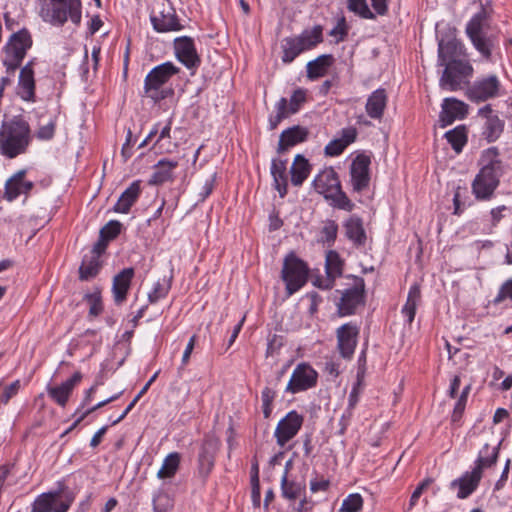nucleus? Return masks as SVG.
I'll return each mask as SVG.
<instances>
[{"label": "nucleus", "mask_w": 512, "mask_h": 512, "mask_svg": "<svg viewBox=\"0 0 512 512\" xmlns=\"http://www.w3.org/2000/svg\"><path fill=\"white\" fill-rule=\"evenodd\" d=\"M481 162L483 167L472 183V190L477 199L487 200L493 195L502 175V163L498 159L497 148L491 147L484 151Z\"/></svg>", "instance_id": "1"}, {"label": "nucleus", "mask_w": 512, "mask_h": 512, "mask_svg": "<svg viewBox=\"0 0 512 512\" xmlns=\"http://www.w3.org/2000/svg\"><path fill=\"white\" fill-rule=\"evenodd\" d=\"M30 142V127L21 118L3 122L0 129V153L7 158H15L24 153Z\"/></svg>", "instance_id": "2"}, {"label": "nucleus", "mask_w": 512, "mask_h": 512, "mask_svg": "<svg viewBox=\"0 0 512 512\" xmlns=\"http://www.w3.org/2000/svg\"><path fill=\"white\" fill-rule=\"evenodd\" d=\"M323 42V28L315 25L312 29H305L299 35L285 37L281 41L283 63L293 62L301 53L315 48Z\"/></svg>", "instance_id": "3"}, {"label": "nucleus", "mask_w": 512, "mask_h": 512, "mask_svg": "<svg viewBox=\"0 0 512 512\" xmlns=\"http://www.w3.org/2000/svg\"><path fill=\"white\" fill-rule=\"evenodd\" d=\"M40 16L53 25H63L68 17L74 24L81 21L80 0H39Z\"/></svg>", "instance_id": "4"}, {"label": "nucleus", "mask_w": 512, "mask_h": 512, "mask_svg": "<svg viewBox=\"0 0 512 512\" xmlns=\"http://www.w3.org/2000/svg\"><path fill=\"white\" fill-rule=\"evenodd\" d=\"M179 72V68L172 62H165L154 67L146 76L144 89L148 97L154 101L162 100L166 97L164 91H159L162 85Z\"/></svg>", "instance_id": "5"}, {"label": "nucleus", "mask_w": 512, "mask_h": 512, "mask_svg": "<svg viewBox=\"0 0 512 512\" xmlns=\"http://www.w3.org/2000/svg\"><path fill=\"white\" fill-rule=\"evenodd\" d=\"M308 268L294 254L285 257L282 268V279L286 283L288 295L298 291L307 281Z\"/></svg>", "instance_id": "6"}, {"label": "nucleus", "mask_w": 512, "mask_h": 512, "mask_svg": "<svg viewBox=\"0 0 512 512\" xmlns=\"http://www.w3.org/2000/svg\"><path fill=\"white\" fill-rule=\"evenodd\" d=\"M150 20L153 28L160 33L179 31L183 28L169 0H156L155 11Z\"/></svg>", "instance_id": "7"}, {"label": "nucleus", "mask_w": 512, "mask_h": 512, "mask_svg": "<svg viewBox=\"0 0 512 512\" xmlns=\"http://www.w3.org/2000/svg\"><path fill=\"white\" fill-rule=\"evenodd\" d=\"M489 18V12L482 7L466 26V33L472 41L475 48L486 58L491 55L492 41L490 38H486L482 34V30Z\"/></svg>", "instance_id": "8"}, {"label": "nucleus", "mask_w": 512, "mask_h": 512, "mask_svg": "<svg viewBox=\"0 0 512 512\" xmlns=\"http://www.w3.org/2000/svg\"><path fill=\"white\" fill-rule=\"evenodd\" d=\"M440 79L443 89L455 91L472 75L473 68L468 62L451 61L447 63Z\"/></svg>", "instance_id": "9"}, {"label": "nucleus", "mask_w": 512, "mask_h": 512, "mask_svg": "<svg viewBox=\"0 0 512 512\" xmlns=\"http://www.w3.org/2000/svg\"><path fill=\"white\" fill-rule=\"evenodd\" d=\"M317 372L307 363H300L293 370L286 386V392L296 394L314 387L317 383Z\"/></svg>", "instance_id": "10"}, {"label": "nucleus", "mask_w": 512, "mask_h": 512, "mask_svg": "<svg viewBox=\"0 0 512 512\" xmlns=\"http://www.w3.org/2000/svg\"><path fill=\"white\" fill-rule=\"evenodd\" d=\"M303 424V417L296 411H290L283 419H281L275 429V438L277 444L283 447L289 442L300 430Z\"/></svg>", "instance_id": "11"}, {"label": "nucleus", "mask_w": 512, "mask_h": 512, "mask_svg": "<svg viewBox=\"0 0 512 512\" xmlns=\"http://www.w3.org/2000/svg\"><path fill=\"white\" fill-rule=\"evenodd\" d=\"M500 82L495 75L476 81L468 90L467 96L471 101L482 102L498 95Z\"/></svg>", "instance_id": "12"}, {"label": "nucleus", "mask_w": 512, "mask_h": 512, "mask_svg": "<svg viewBox=\"0 0 512 512\" xmlns=\"http://www.w3.org/2000/svg\"><path fill=\"white\" fill-rule=\"evenodd\" d=\"M364 303V280L359 278L355 285L345 290L338 303V312L341 316L351 315L357 306Z\"/></svg>", "instance_id": "13"}, {"label": "nucleus", "mask_w": 512, "mask_h": 512, "mask_svg": "<svg viewBox=\"0 0 512 512\" xmlns=\"http://www.w3.org/2000/svg\"><path fill=\"white\" fill-rule=\"evenodd\" d=\"M371 160L366 155H358L351 164L350 174L353 190L361 192L369 187V166Z\"/></svg>", "instance_id": "14"}, {"label": "nucleus", "mask_w": 512, "mask_h": 512, "mask_svg": "<svg viewBox=\"0 0 512 512\" xmlns=\"http://www.w3.org/2000/svg\"><path fill=\"white\" fill-rule=\"evenodd\" d=\"M343 265V260L336 251H328L325 261L326 278H317L314 284L321 289H331L334 286L335 279L342 275Z\"/></svg>", "instance_id": "15"}, {"label": "nucleus", "mask_w": 512, "mask_h": 512, "mask_svg": "<svg viewBox=\"0 0 512 512\" xmlns=\"http://www.w3.org/2000/svg\"><path fill=\"white\" fill-rule=\"evenodd\" d=\"M31 46L30 33L26 29H22L10 36L5 46V56L22 61Z\"/></svg>", "instance_id": "16"}, {"label": "nucleus", "mask_w": 512, "mask_h": 512, "mask_svg": "<svg viewBox=\"0 0 512 512\" xmlns=\"http://www.w3.org/2000/svg\"><path fill=\"white\" fill-rule=\"evenodd\" d=\"M359 329L356 325L347 323L337 329V340L340 354L344 358H350L354 353Z\"/></svg>", "instance_id": "17"}, {"label": "nucleus", "mask_w": 512, "mask_h": 512, "mask_svg": "<svg viewBox=\"0 0 512 512\" xmlns=\"http://www.w3.org/2000/svg\"><path fill=\"white\" fill-rule=\"evenodd\" d=\"M175 53L180 62L187 68H195L199 65L200 59L197 55L194 42L190 37L176 38L174 41Z\"/></svg>", "instance_id": "18"}, {"label": "nucleus", "mask_w": 512, "mask_h": 512, "mask_svg": "<svg viewBox=\"0 0 512 512\" xmlns=\"http://www.w3.org/2000/svg\"><path fill=\"white\" fill-rule=\"evenodd\" d=\"M340 181L333 168H325L313 180V187L317 193L329 199L333 193L338 191Z\"/></svg>", "instance_id": "19"}, {"label": "nucleus", "mask_w": 512, "mask_h": 512, "mask_svg": "<svg viewBox=\"0 0 512 512\" xmlns=\"http://www.w3.org/2000/svg\"><path fill=\"white\" fill-rule=\"evenodd\" d=\"M26 171L19 170L12 175L5 183L3 198L11 202L21 194H28L33 188L31 181H25Z\"/></svg>", "instance_id": "20"}, {"label": "nucleus", "mask_w": 512, "mask_h": 512, "mask_svg": "<svg viewBox=\"0 0 512 512\" xmlns=\"http://www.w3.org/2000/svg\"><path fill=\"white\" fill-rule=\"evenodd\" d=\"M467 114V105L455 98H446L442 104L439 121L441 127L452 124L456 119H463Z\"/></svg>", "instance_id": "21"}, {"label": "nucleus", "mask_w": 512, "mask_h": 512, "mask_svg": "<svg viewBox=\"0 0 512 512\" xmlns=\"http://www.w3.org/2000/svg\"><path fill=\"white\" fill-rule=\"evenodd\" d=\"M82 374L75 372L71 378L55 387H48V395L61 407H65L68 399L75 388V386L81 381Z\"/></svg>", "instance_id": "22"}, {"label": "nucleus", "mask_w": 512, "mask_h": 512, "mask_svg": "<svg viewBox=\"0 0 512 512\" xmlns=\"http://www.w3.org/2000/svg\"><path fill=\"white\" fill-rule=\"evenodd\" d=\"M17 94L24 101H33L35 97V80L33 62H28L19 74L18 91Z\"/></svg>", "instance_id": "23"}, {"label": "nucleus", "mask_w": 512, "mask_h": 512, "mask_svg": "<svg viewBox=\"0 0 512 512\" xmlns=\"http://www.w3.org/2000/svg\"><path fill=\"white\" fill-rule=\"evenodd\" d=\"M219 442L214 438H207L199 453V473L202 477H207L214 466V456L218 450Z\"/></svg>", "instance_id": "24"}, {"label": "nucleus", "mask_w": 512, "mask_h": 512, "mask_svg": "<svg viewBox=\"0 0 512 512\" xmlns=\"http://www.w3.org/2000/svg\"><path fill=\"white\" fill-rule=\"evenodd\" d=\"M308 130L305 127L293 126L284 130L279 138L278 153H284L288 148L306 140Z\"/></svg>", "instance_id": "25"}, {"label": "nucleus", "mask_w": 512, "mask_h": 512, "mask_svg": "<svg viewBox=\"0 0 512 512\" xmlns=\"http://www.w3.org/2000/svg\"><path fill=\"white\" fill-rule=\"evenodd\" d=\"M133 276V268H125L120 273L115 275L113 279L112 291L114 300L117 304H121L126 299Z\"/></svg>", "instance_id": "26"}, {"label": "nucleus", "mask_w": 512, "mask_h": 512, "mask_svg": "<svg viewBox=\"0 0 512 512\" xmlns=\"http://www.w3.org/2000/svg\"><path fill=\"white\" fill-rule=\"evenodd\" d=\"M387 104V94L385 89L375 90L367 99L366 112L373 119H381Z\"/></svg>", "instance_id": "27"}, {"label": "nucleus", "mask_w": 512, "mask_h": 512, "mask_svg": "<svg viewBox=\"0 0 512 512\" xmlns=\"http://www.w3.org/2000/svg\"><path fill=\"white\" fill-rule=\"evenodd\" d=\"M481 475L478 472H466L461 478L452 481L451 487H458V498H467L478 486Z\"/></svg>", "instance_id": "28"}, {"label": "nucleus", "mask_w": 512, "mask_h": 512, "mask_svg": "<svg viewBox=\"0 0 512 512\" xmlns=\"http://www.w3.org/2000/svg\"><path fill=\"white\" fill-rule=\"evenodd\" d=\"M141 192L140 182L134 181L131 185L120 195L118 201L114 205L113 210L117 213H128L132 205L136 202Z\"/></svg>", "instance_id": "29"}, {"label": "nucleus", "mask_w": 512, "mask_h": 512, "mask_svg": "<svg viewBox=\"0 0 512 512\" xmlns=\"http://www.w3.org/2000/svg\"><path fill=\"white\" fill-rule=\"evenodd\" d=\"M346 237L356 246H363L366 242V233L361 218L351 216L344 224Z\"/></svg>", "instance_id": "30"}, {"label": "nucleus", "mask_w": 512, "mask_h": 512, "mask_svg": "<svg viewBox=\"0 0 512 512\" xmlns=\"http://www.w3.org/2000/svg\"><path fill=\"white\" fill-rule=\"evenodd\" d=\"M178 165L177 161L160 160L154 168V172L149 179V184L159 185L173 178V169Z\"/></svg>", "instance_id": "31"}, {"label": "nucleus", "mask_w": 512, "mask_h": 512, "mask_svg": "<svg viewBox=\"0 0 512 512\" xmlns=\"http://www.w3.org/2000/svg\"><path fill=\"white\" fill-rule=\"evenodd\" d=\"M334 58L331 54H323L307 63V77L311 80L324 76L328 68L333 64Z\"/></svg>", "instance_id": "32"}, {"label": "nucleus", "mask_w": 512, "mask_h": 512, "mask_svg": "<svg viewBox=\"0 0 512 512\" xmlns=\"http://www.w3.org/2000/svg\"><path fill=\"white\" fill-rule=\"evenodd\" d=\"M365 363H366V358H365V355L363 354L360 357V359H359V369H358V372H357V383L353 387V389L351 390V392L349 394L348 408H347L346 414L343 415V418H342V419H346V422L343 424L342 430L346 427L348 420L352 416V411H353V409L355 408V406L358 403V400H359V386L361 385V380H362V378L364 376Z\"/></svg>", "instance_id": "33"}, {"label": "nucleus", "mask_w": 512, "mask_h": 512, "mask_svg": "<svg viewBox=\"0 0 512 512\" xmlns=\"http://www.w3.org/2000/svg\"><path fill=\"white\" fill-rule=\"evenodd\" d=\"M64 488L57 489L39 495L33 503L32 512H52L58 504L57 499L61 497Z\"/></svg>", "instance_id": "34"}, {"label": "nucleus", "mask_w": 512, "mask_h": 512, "mask_svg": "<svg viewBox=\"0 0 512 512\" xmlns=\"http://www.w3.org/2000/svg\"><path fill=\"white\" fill-rule=\"evenodd\" d=\"M271 174L274 180L275 189L279 192L280 197L287 194V176L286 161L273 160L271 164Z\"/></svg>", "instance_id": "35"}, {"label": "nucleus", "mask_w": 512, "mask_h": 512, "mask_svg": "<svg viewBox=\"0 0 512 512\" xmlns=\"http://www.w3.org/2000/svg\"><path fill=\"white\" fill-rule=\"evenodd\" d=\"M498 454V446L490 447L488 444H485L479 453L473 471L478 472V474L482 476L483 469L489 468L497 462Z\"/></svg>", "instance_id": "36"}, {"label": "nucleus", "mask_w": 512, "mask_h": 512, "mask_svg": "<svg viewBox=\"0 0 512 512\" xmlns=\"http://www.w3.org/2000/svg\"><path fill=\"white\" fill-rule=\"evenodd\" d=\"M310 164L308 160L303 156L298 154L294 162L291 166V182L294 186H300L306 180L310 173Z\"/></svg>", "instance_id": "37"}, {"label": "nucleus", "mask_w": 512, "mask_h": 512, "mask_svg": "<svg viewBox=\"0 0 512 512\" xmlns=\"http://www.w3.org/2000/svg\"><path fill=\"white\" fill-rule=\"evenodd\" d=\"M421 299L420 287L415 284L410 288L408 293L406 304L402 309L403 315L407 318V321L411 323L414 320L416 308Z\"/></svg>", "instance_id": "38"}, {"label": "nucleus", "mask_w": 512, "mask_h": 512, "mask_svg": "<svg viewBox=\"0 0 512 512\" xmlns=\"http://www.w3.org/2000/svg\"><path fill=\"white\" fill-rule=\"evenodd\" d=\"M101 267L100 258L97 255H91V257H85L79 267V278L81 280H88L95 277Z\"/></svg>", "instance_id": "39"}, {"label": "nucleus", "mask_w": 512, "mask_h": 512, "mask_svg": "<svg viewBox=\"0 0 512 512\" xmlns=\"http://www.w3.org/2000/svg\"><path fill=\"white\" fill-rule=\"evenodd\" d=\"M281 491L284 498L288 500H296L305 492V486L301 483L288 481L287 472H285L281 479Z\"/></svg>", "instance_id": "40"}, {"label": "nucleus", "mask_w": 512, "mask_h": 512, "mask_svg": "<svg viewBox=\"0 0 512 512\" xmlns=\"http://www.w3.org/2000/svg\"><path fill=\"white\" fill-rule=\"evenodd\" d=\"M458 43L455 40L444 42L441 40L438 45V61L443 66L451 61H455L457 55Z\"/></svg>", "instance_id": "41"}, {"label": "nucleus", "mask_w": 512, "mask_h": 512, "mask_svg": "<svg viewBox=\"0 0 512 512\" xmlns=\"http://www.w3.org/2000/svg\"><path fill=\"white\" fill-rule=\"evenodd\" d=\"M504 123L498 116H489L484 128V136L488 142L496 141L503 132Z\"/></svg>", "instance_id": "42"}, {"label": "nucleus", "mask_w": 512, "mask_h": 512, "mask_svg": "<svg viewBox=\"0 0 512 512\" xmlns=\"http://www.w3.org/2000/svg\"><path fill=\"white\" fill-rule=\"evenodd\" d=\"M180 463V457L178 453H170L163 461L161 468L159 469L157 476L160 479L171 478L175 475Z\"/></svg>", "instance_id": "43"}, {"label": "nucleus", "mask_w": 512, "mask_h": 512, "mask_svg": "<svg viewBox=\"0 0 512 512\" xmlns=\"http://www.w3.org/2000/svg\"><path fill=\"white\" fill-rule=\"evenodd\" d=\"M445 137L457 153L461 152L463 146L467 142V136L463 126L456 127L453 130L446 132Z\"/></svg>", "instance_id": "44"}, {"label": "nucleus", "mask_w": 512, "mask_h": 512, "mask_svg": "<svg viewBox=\"0 0 512 512\" xmlns=\"http://www.w3.org/2000/svg\"><path fill=\"white\" fill-rule=\"evenodd\" d=\"M363 502L359 493L349 494L343 499L339 512H359L363 507Z\"/></svg>", "instance_id": "45"}, {"label": "nucleus", "mask_w": 512, "mask_h": 512, "mask_svg": "<svg viewBox=\"0 0 512 512\" xmlns=\"http://www.w3.org/2000/svg\"><path fill=\"white\" fill-rule=\"evenodd\" d=\"M172 273L169 275L167 280H164L165 283L157 282L153 288V290L148 294V299L150 303H156L159 299L164 298L171 287L172 282Z\"/></svg>", "instance_id": "46"}, {"label": "nucleus", "mask_w": 512, "mask_h": 512, "mask_svg": "<svg viewBox=\"0 0 512 512\" xmlns=\"http://www.w3.org/2000/svg\"><path fill=\"white\" fill-rule=\"evenodd\" d=\"M328 200L333 202V205L339 209L345 211H352L354 208V204L347 197V195L341 190V186L338 188V191L332 194Z\"/></svg>", "instance_id": "47"}, {"label": "nucleus", "mask_w": 512, "mask_h": 512, "mask_svg": "<svg viewBox=\"0 0 512 512\" xmlns=\"http://www.w3.org/2000/svg\"><path fill=\"white\" fill-rule=\"evenodd\" d=\"M306 101V92L303 89H297L293 92L289 103L287 102V113L295 114Z\"/></svg>", "instance_id": "48"}, {"label": "nucleus", "mask_w": 512, "mask_h": 512, "mask_svg": "<svg viewBox=\"0 0 512 512\" xmlns=\"http://www.w3.org/2000/svg\"><path fill=\"white\" fill-rule=\"evenodd\" d=\"M348 8L366 19H374V14L370 11L366 0H348Z\"/></svg>", "instance_id": "49"}, {"label": "nucleus", "mask_w": 512, "mask_h": 512, "mask_svg": "<svg viewBox=\"0 0 512 512\" xmlns=\"http://www.w3.org/2000/svg\"><path fill=\"white\" fill-rule=\"evenodd\" d=\"M275 391L269 387H265L261 393L262 409L264 418L268 419L272 413V403L275 398Z\"/></svg>", "instance_id": "50"}, {"label": "nucleus", "mask_w": 512, "mask_h": 512, "mask_svg": "<svg viewBox=\"0 0 512 512\" xmlns=\"http://www.w3.org/2000/svg\"><path fill=\"white\" fill-rule=\"evenodd\" d=\"M122 228V224L117 220L109 221L105 226H103L100 230L101 238L106 239L107 241L113 240L118 236Z\"/></svg>", "instance_id": "51"}, {"label": "nucleus", "mask_w": 512, "mask_h": 512, "mask_svg": "<svg viewBox=\"0 0 512 512\" xmlns=\"http://www.w3.org/2000/svg\"><path fill=\"white\" fill-rule=\"evenodd\" d=\"M277 114L274 117L270 118V127L271 129H275L277 125L284 119L290 116L287 113V99L282 97L278 101L277 105Z\"/></svg>", "instance_id": "52"}, {"label": "nucleus", "mask_w": 512, "mask_h": 512, "mask_svg": "<svg viewBox=\"0 0 512 512\" xmlns=\"http://www.w3.org/2000/svg\"><path fill=\"white\" fill-rule=\"evenodd\" d=\"M56 121L50 120L47 124L41 125L36 131V137L39 140L48 141L54 137Z\"/></svg>", "instance_id": "53"}, {"label": "nucleus", "mask_w": 512, "mask_h": 512, "mask_svg": "<svg viewBox=\"0 0 512 512\" xmlns=\"http://www.w3.org/2000/svg\"><path fill=\"white\" fill-rule=\"evenodd\" d=\"M61 488H64L63 492L61 493V497L64 496L65 501L58 503L54 508V512H67L71 503L74 500L73 493L71 491L67 490V487L63 483H59L58 489H61Z\"/></svg>", "instance_id": "54"}, {"label": "nucleus", "mask_w": 512, "mask_h": 512, "mask_svg": "<svg viewBox=\"0 0 512 512\" xmlns=\"http://www.w3.org/2000/svg\"><path fill=\"white\" fill-rule=\"evenodd\" d=\"M337 232H338V225L336 224L335 221L330 220V221L326 222V224L324 225V227L322 228V231H321L323 240L328 243H333L337 237Z\"/></svg>", "instance_id": "55"}, {"label": "nucleus", "mask_w": 512, "mask_h": 512, "mask_svg": "<svg viewBox=\"0 0 512 512\" xmlns=\"http://www.w3.org/2000/svg\"><path fill=\"white\" fill-rule=\"evenodd\" d=\"M432 482L433 480L431 478H426L415 488L409 501L408 510H411L416 505L424 490H426Z\"/></svg>", "instance_id": "56"}, {"label": "nucleus", "mask_w": 512, "mask_h": 512, "mask_svg": "<svg viewBox=\"0 0 512 512\" xmlns=\"http://www.w3.org/2000/svg\"><path fill=\"white\" fill-rule=\"evenodd\" d=\"M216 178V173H211L203 182L202 186L199 188V197L200 201H204L212 192L214 188V182Z\"/></svg>", "instance_id": "57"}, {"label": "nucleus", "mask_w": 512, "mask_h": 512, "mask_svg": "<svg viewBox=\"0 0 512 512\" xmlns=\"http://www.w3.org/2000/svg\"><path fill=\"white\" fill-rule=\"evenodd\" d=\"M345 148V144H343L340 139H334L326 145L325 153L329 156H337L340 155Z\"/></svg>", "instance_id": "58"}, {"label": "nucleus", "mask_w": 512, "mask_h": 512, "mask_svg": "<svg viewBox=\"0 0 512 512\" xmlns=\"http://www.w3.org/2000/svg\"><path fill=\"white\" fill-rule=\"evenodd\" d=\"M330 36L337 38L336 42L343 41L347 35V27L345 19L342 17L338 20L337 25L330 31Z\"/></svg>", "instance_id": "59"}, {"label": "nucleus", "mask_w": 512, "mask_h": 512, "mask_svg": "<svg viewBox=\"0 0 512 512\" xmlns=\"http://www.w3.org/2000/svg\"><path fill=\"white\" fill-rule=\"evenodd\" d=\"M19 388H20V381L19 380H16L13 383H11L10 385H8L7 387H5L4 392H3L2 396H1V401L4 404H7L9 402V400L14 395L17 394Z\"/></svg>", "instance_id": "60"}, {"label": "nucleus", "mask_w": 512, "mask_h": 512, "mask_svg": "<svg viewBox=\"0 0 512 512\" xmlns=\"http://www.w3.org/2000/svg\"><path fill=\"white\" fill-rule=\"evenodd\" d=\"M506 298L512 299V279L506 281L500 288V291L494 302L499 303Z\"/></svg>", "instance_id": "61"}, {"label": "nucleus", "mask_w": 512, "mask_h": 512, "mask_svg": "<svg viewBox=\"0 0 512 512\" xmlns=\"http://www.w3.org/2000/svg\"><path fill=\"white\" fill-rule=\"evenodd\" d=\"M21 62V60L5 56V58L3 59V65L6 68L7 76H13L16 70L20 67Z\"/></svg>", "instance_id": "62"}, {"label": "nucleus", "mask_w": 512, "mask_h": 512, "mask_svg": "<svg viewBox=\"0 0 512 512\" xmlns=\"http://www.w3.org/2000/svg\"><path fill=\"white\" fill-rule=\"evenodd\" d=\"M330 482L327 479H324L323 477L318 479L315 478L310 481V490L313 493L319 492V491H327L329 488Z\"/></svg>", "instance_id": "63"}, {"label": "nucleus", "mask_w": 512, "mask_h": 512, "mask_svg": "<svg viewBox=\"0 0 512 512\" xmlns=\"http://www.w3.org/2000/svg\"><path fill=\"white\" fill-rule=\"evenodd\" d=\"M281 346V339L277 335H273L272 338H270L268 341L266 356H274V354L279 350Z\"/></svg>", "instance_id": "64"}]
</instances>
